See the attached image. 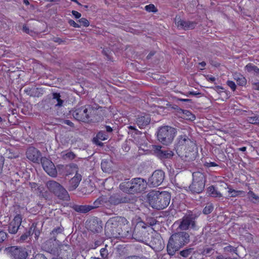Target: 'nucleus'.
Wrapping results in <instances>:
<instances>
[{"instance_id":"47","label":"nucleus","mask_w":259,"mask_h":259,"mask_svg":"<svg viewBox=\"0 0 259 259\" xmlns=\"http://www.w3.org/2000/svg\"><path fill=\"white\" fill-rule=\"evenodd\" d=\"M63 123L64 124L69 125L70 126H73V123L71 121H70L69 120H65L63 121Z\"/></svg>"},{"instance_id":"8","label":"nucleus","mask_w":259,"mask_h":259,"mask_svg":"<svg viewBox=\"0 0 259 259\" xmlns=\"http://www.w3.org/2000/svg\"><path fill=\"white\" fill-rule=\"evenodd\" d=\"M125 202L124 199L121 198L119 195H114L110 196L109 199L102 196L95 200L94 204V207H97L101 204H106L108 206L109 203L115 205Z\"/></svg>"},{"instance_id":"62","label":"nucleus","mask_w":259,"mask_h":259,"mask_svg":"<svg viewBox=\"0 0 259 259\" xmlns=\"http://www.w3.org/2000/svg\"><path fill=\"white\" fill-rule=\"evenodd\" d=\"M217 259H226V258L222 255H219V256H217Z\"/></svg>"},{"instance_id":"13","label":"nucleus","mask_w":259,"mask_h":259,"mask_svg":"<svg viewBox=\"0 0 259 259\" xmlns=\"http://www.w3.org/2000/svg\"><path fill=\"white\" fill-rule=\"evenodd\" d=\"M160 146H156L155 152L157 156L161 160H165L171 159L174 154V152L169 150H162Z\"/></svg>"},{"instance_id":"39","label":"nucleus","mask_w":259,"mask_h":259,"mask_svg":"<svg viewBox=\"0 0 259 259\" xmlns=\"http://www.w3.org/2000/svg\"><path fill=\"white\" fill-rule=\"evenodd\" d=\"M108 161L106 160H103L101 162V168L104 171H106L107 170Z\"/></svg>"},{"instance_id":"1","label":"nucleus","mask_w":259,"mask_h":259,"mask_svg":"<svg viewBox=\"0 0 259 259\" xmlns=\"http://www.w3.org/2000/svg\"><path fill=\"white\" fill-rule=\"evenodd\" d=\"M148 200L151 206L156 209H163L169 204L170 195L167 192L152 191L147 195Z\"/></svg>"},{"instance_id":"53","label":"nucleus","mask_w":259,"mask_h":259,"mask_svg":"<svg viewBox=\"0 0 259 259\" xmlns=\"http://www.w3.org/2000/svg\"><path fill=\"white\" fill-rule=\"evenodd\" d=\"M114 221V220H111L109 221V222H108V223H107V225L106 226V227L108 228L109 226L110 225V223H111L112 224H113Z\"/></svg>"},{"instance_id":"60","label":"nucleus","mask_w":259,"mask_h":259,"mask_svg":"<svg viewBox=\"0 0 259 259\" xmlns=\"http://www.w3.org/2000/svg\"><path fill=\"white\" fill-rule=\"evenodd\" d=\"M180 100L183 102H188L189 101V100L187 99H181Z\"/></svg>"},{"instance_id":"46","label":"nucleus","mask_w":259,"mask_h":259,"mask_svg":"<svg viewBox=\"0 0 259 259\" xmlns=\"http://www.w3.org/2000/svg\"><path fill=\"white\" fill-rule=\"evenodd\" d=\"M252 87L254 90H259V82L253 83L252 84Z\"/></svg>"},{"instance_id":"14","label":"nucleus","mask_w":259,"mask_h":259,"mask_svg":"<svg viewBox=\"0 0 259 259\" xmlns=\"http://www.w3.org/2000/svg\"><path fill=\"white\" fill-rule=\"evenodd\" d=\"M22 217L20 214H18L15 217L14 219L10 223L9 226V233L15 234L17 233L19 228L22 223Z\"/></svg>"},{"instance_id":"26","label":"nucleus","mask_w":259,"mask_h":259,"mask_svg":"<svg viewBox=\"0 0 259 259\" xmlns=\"http://www.w3.org/2000/svg\"><path fill=\"white\" fill-rule=\"evenodd\" d=\"M245 70L247 72L253 74L254 75L259 74V68L251 63H249L245 67Z\"/></svg>"},{"instance_id":"20","label":"nucleus","mask_w":259,"mask_h":259,"mask_svg":"<svg viewBox=\"0 0 259 259\" xmlns=\"http://www.w3.org/2000/svg\"><path fill=\"white\" fill-rule=\"evenodd\" d=\"M190 227L192 228H195V222L191 218H184L179 225V228L182 230H186Z\"/></svg>"},{"instance_id":"5","label":"nucleus","mask_w":259,"mask_h":259,"mask_svg":"<svg viewBox=\"0 0 259 259\" xmlns=\"http://www.w3.org/2000/svg\"><path fill=\"white\" fill-rule=\"evenodd\" d=\"M94 111L91 106L85 105L76 109L73 112V116L77 120L86 122L89 121Z\"/></svg>"},{"instance_id":"30","label":"nucleus","mask_w":259,"mask_h":259,"mask_svg":"<svg viewBox=\"0 0 259 259\" xmlns=\"http://www.w3.org/2000/svg\"><path fill=\"white\" fill-rule=\"evenodd\" d=\"M228 193L230 194V197H236L237 196H244L245 193L242 191H236L235 190H233L231 189H229L228 190Z\"/></svg>"},{"instance_id":"34","label":"nucleus","mask_w":259,"mask_h":259,"mask_svg":"<svg viewBox=\"0 0 259 259\" xmlns=\"http://www.w3.org/2000/svg\"><path fill=\"white\" fill-rule=\"evenodd\" d=\"M145 9L149 12H156L157 9L155 8V6L153 4H150L147 5L145 7Z\"/></svg>"},{"instance_id":"42","label":"nucleus","mask_w":259,"mask_h":259,"mask_svg":"<svg viewBox=\"0 0 259 259\" xmlns=\"http://www.w3.org/2000/svg\"><path fill=\"white\" fill-rule=\"evenodd\" d=\"M72 14L76 18H77V19L79 18L81 16V15L80 13H79L76 11H72Z\"/></svg>"},{"instance_id":"31","label":"nucleus","mask_w":259,"mask_h":259,"mask_svg":"<svg viewBox=\"0 0 259 259\" xmlns=\"http://www.w3.org/2000/svg\"><path fill=\"white\" fill-rule=\"evenodd\" d=\"M96 138L101 141H104L107 139L108 136L104 132H100L97 135Z\"/></svg>"},{"instance_id":"45","label":"nucleus","mask_w":259,"mask_h":259,"mask_svg":"<svg viewBox=\"0 0 259 259\" xmlns=\"http://www.w3.org/2000/svg\"><path fill=\"white\" fill-rule=\"evenodd\" d=\"M62 231V229L61 228H57L54 229L52 231V233L53 234H55V233H61Z\"/></svg>"},{"instance_id":"54","label":"nucleus","mask_w":259,"mask_h":259,"mask_svg":"<svg viewBox=\"0 0 259 259\" xmlns=\"http://www.w3.org/2000/svg\"><path fill=\"white\" fill-rule=\"evenodd\" d=\"M246 150V147H243L238 148L239 151H242V152L245 151Z\"/></svg>"},{"instance_id":"43","label":"nucleus","mask_w":259,"mask_h":259,"mask_svg":"<svg viewBox=\"0 0 259 259\" xmlns=\"http://www.w3.org/2000/svg\"><path fill=\"white\" fill-rule=\"evenodd\" d=\"M30 232H27L26 233H25L24 234L22 235L21 237H20V239L21 240H25V239H27V237L30 235Z\"/></svg>"},{"instance_id":"6","label":"nucleus","mask_w":259,"mask_h":259,"mask_svg":"<svg viewBox=\"0 0 259 259\" xmlns=\"http://www.w3.org/2000/svg\"><path fill=\"white\" fill-rule=\"evenodd\" d=\"M48 188L52 191L60 199L67 200L69 195L67 191L58 183L54 181H49L47 183Z\"/></svg>"},{"instance_id":"2","label":"nucleus","mask_w":259,"mask_h":259,"mask_svg":"<svg viewBox=\"0 0 259 259\" xmlns=\"http://www.w3.org/2000/svg\"><path fill=\"white\" fill-rule=\"evenodd\" d=\"M189 235L186 232H180L172 234L170 237L167 250L170 255H173L182 247L189 242Z\"/></svg>"},{"instance_id":"38","label":"nucleus","mask_w":259,"mask_h":259,"mask_svg":"<svg viewBox=\"0 0 259 259\" xmlns=\"http://www.w3.org/2000/svg\"><path fill=\"white\" fill-rule=\"evenodd\" d=\"M7 238V234L4 231H0V242L4 241Z\"/></svg>"},{"instance_id":"16","label":"nucleus","mask_w":259,"mask_h":259,"mask_svg":"<svg viewBox=\"0 0 259 259\" xmlns=\"http://www.w3.org/2000/svg\"><path fill=\"white\" fill-rule=\"evenodd\" d=\"M175 23L179 28L185 30L194 28L195 26L194 23L182 20L180 16H176Z\"/></svg>"},{"instance_id":"23","label":"nucleus","mask_w":259,"mask_h":259,"mask_svg":"<svg viewBox=\"0 0 259 259\" xmlns=\"http://www.w3.org/2000/svg\"><path fill=\"white\" fill-rule=\"evenodd\" d=\"M233 78L235 80L238 85L244 86L246 84V79L242 75L235 73L233 74Z\"/></svg>"},{"instance_id":"52","label":"nucleus","mask_w":259,"mask_h":259,"mask_svg":"<svg viewBox=\"0 0 259 259\" xmlns=\"http://www.w3.org/2000/svg\"><path fill=\"white\" fill-rule=\"evenodd\" d=\"M54 41L61 44V42H62V40L59 38H56L54 39Z\"/></svg>"},{"instance_id":"48","label":"nucleus","mask_w":259,"mask_h":259,"mask_svg":"<svg viewBox=\"0 0 259 259\" xmlns=\"http://www.w3.org/2000/svg\"><path fill=\"white\" fill-rule=\"evenodd\" d=\"M206 79L208 81L213 82L215 80V78L212 76H207Z\"/></svg>"},{"instance_id":"12","label":"nucleus","mask_w":259,"mask_h":259,"mask_svg":"<svg viewBox=\"0 0 259 259\" xmlns=\"http://www.w3.org/2000/svg\"><path fill=\"white\" fill-rule=\"evenodd\" d=\"M132 193L141 192L144 191L147 185L146 181L140 178L132 179Z\"/></svg>"},{"instance_id":"28","label":"nucleus","mask_w":259,"mask_h":259,"mask_svg":"<svg viewBox=\"0 0 259 259\" xmlns=\"http://www.w3.org/2000/svg\"><path fill=\"white\" fill-rule=\"evenodd\" d=\"M60 95L59 93H55L53 94V100L54 101V103L56 104V106L61 107L63 105L64 101L60 99Z\"/></svg>"},{"instance_id":"36","label":"nucleus","mask_w":259,"mask_h":259,"mask_svg":"<svg viewBox=\"0 0 259 259\" xmlns=\"http://www.w3.org/2000/svg\"><path fill=\"white\" fill-rule=\"evenodd\" d=\"M78 21L81 24V25L85 27H88L90 25L89 21L87 19L84 18H81L78 20Z\"/></svg>"},{"instance_id":"4","label":"nucleus","mask_w":259,"mask_h":259,"mask_svg":"<svg viewBox=\"0 0 259 259\" xmlns=\"http://www.w3.org/2000/svg\"><path fill=\"white\" fill-rule=\"evenodd\" d=\"M205 178L203 174L197 171L193 173V181L189 186L192 193H200L204 190Z\"/></svg>"},{"instance_id":"50","label":"nucleus","mask_w":259,"mask_h":259,"mask_svg":"<svg viewBox=\"0 0 259 259\" xmlns=\"http://www.w3.org/2000/svg\"><path fill=\"white\" fill-rule=\"evenodd\" d=\"M128 128L130 130H133V131H135L136 133H138V132L140 133V132H139V131H138L136 128V127H135V126H134L130 125V126H128Z\"/></svg>"},{"instance_id":"58","label":"nucleus","mask_w":259,"mask_h":259,"mask_svg":"<svg viewBox=\"0 0 259 259\" xmlns=\"http://www.w3.org/2000/svg\"><path fill=\"white\" fill-rule=\"evenodd\" d=\"M199 93H196V92H190L189 93V94L190 95H198L199 94Z\"/></svg>"},{"instance_id":"59","label":"nucleus","mask_w":259,"mask_h":259,"mask_svg":"<svg viewBox=\"0 0 259 259\" xmlns=\"http://www.w3.org/2000/svg\"><path fill=\"white\" fill-rule=\"evenodd\" d=\"M23 31H24L25 32H27V30H28V29L27 28V27L26 26H23Z\"/></svg>"},{"instance_id":"56","label":"nucleus","mask_w":259,"mask_h":259,"mask_svg":"<svg viewBox=\"0 0 259 259\" xmlns=\"http://www.w3.org/2000/svg\"><path fill=\"white\" fill-rule=\"evenodd\" d=\"M200 65H201L202 67H204L206 65V63L205 62H202L201 63H199V64Z\"/></svg>"},{"instance_id":"51","label":"nucleus","mask_w":259,"mask_h":259,"mask_svg":"<svg viewBox=\"0 0 259 259\" xmlns=\"http://www.w3.org/2000/svg\"><path fill=\"white\" fill-rule=\"evenodd\" d=\"M215 89L217 92L219 93H221L222 92V90H223V88L221 86H217L215 87Z\"/></svg>"},{"instance_id":"61","label":"nucleus","mask_w":259,"mask_h":259,"mask_svg":"<svg viewBox=\"0 0 259 259\" xmlns=\"http://www.w3.org/2000/svg\"><path fill=\"white\" fill-rule=\"evenodd\" d=\"M23 2L26 5H28L29 4V3L28 0H24Z\"/></svg>"},{"instance_id":"11","label":"nucleus","mask_w":259,"mask_h":259,"mask_svg":"<svg viewBox=\"0 0 259 259\" xmlns=\"http://www.w3.org/2000/svg\"><path fill=\"white\" fill-rule=\"evenodd\" d=\"M41 162L44 170L50 176L55 177L57 175V171L53 162L46 157L41 159Z\"/></svg>"},{"instance_id":"7","label":"nucleus","mask_w":259,"mask_h":259,"mask_svg":"<svg viewBox=\"0 0 259 259\" xmlns=\"http://www.w3.org/2000/svg\"><path fill=\"white\" fill-rule=\"evenodd\" d=\"M146 226V224L143 222H139L137 223L134 231L127 230V234H125V236L128 238L133 236L135 239L143 242V235L146 233L145 231Z\"/></svg>"},{"instance_id":"18","label":"nucleus","mask_w":259,"mask_h":259,"mask_svg":"<svg viewBox=\"0 0 259 259\" xmlns=\"http://www.w3.org/2000/svg\"><path fill=\"white\" fill-rule=\"evenodd\" d=\"M151 120L148 114H142L136 119V123L140 128H143L149 124Z\"/></svg>"},{"instance_id":"49","label":"nucleus","mask_w":259,"mask_h":259,"mask_svg":"<svg viewBox=\"0 0 259 259\" xmlns=\"http://www.w3.org/2000/svg\"><path fill=\"white\" fill-rule=\"evenodd\" d=\"M112 235L113 237H123V234H120V232L118 233V236L114 232H112Z\"/></svg>"},{"instance_id":"24","label":"nucleus","mask_w":259,"mask_h":259,"mask_svg":"<svg viewBox=\"0 0 259 259\" xmlns=\"http://www.w3.org/2000/svg\"><path fill=\"white\" fill-rule=\"evenodd\" d=\"M207 193L213 197H221L222 194L218 191L213 186H209L207 190Z\"/></svg>"},{"instance_id":"44","label":"nucleus","mask_w":259,"mask_h":259,"mask_svg":"<svg viewBox=\"0 0 259 259\" xmlns=\"http://www.w3.org/2000/svg\"><path fill=\"white\" fill-rule=\"evenodd\" d=\"M100 254L102 257H105L106 255V249L104 248L101 249Z\"/></svg>"},{"instance_id":"35","label":"nucleus","mask_w":259,"mask_h":259,"mask_svg":"<svg viewBox=\"0 0 259 259\" xmlns=\"http://www.w3.org/2000/svg\"><path fill=\"white\" fill-rule=\"evenodd\" d=\"M192 251V248H188L180 251V253L182 256L187 257L191 254Z\"/></svg>"},{"instance_id":"29","label":"nucleus","mask_w":259,"mask_h":259,"mask_svg":"<svg viewBox=\"0 0 259 259\" xmlns=\"http://www.w3.org/2000/svg\"><path fill=\"white\" fill-rule=\"evenodd\" d=\"M248 199L254 203H259V197L252 191H249L247 193Z\"/></svg>"},{"instance_id":"27","label":"nucleus","mask_w":259,"mask_h":259,"mask_svg":"<svg viewBox=\"0 0 259 259\" xmlns=\"http://www.w3.org/2000/svg\"><path fill=\"white\" fill-rule=\"evenodd\" d=\"M60 156L66 160H71L75 157V155L71 151H63L61 153Z\"/></svg>"},{"instance_id":"33","label":"nucleus","mask_w":259,"mask_h":259,"mask_svg":"<svg viewBox=\"0 0 259 259\" xmlns=\"http://www.w3.org/2000/svg\"><path fill=\"white\" fill-rule=\"evenodd\" d=\"M213 207L212 204H208L203 209V212L204 214H207L210 213L213 210Z\"/></svg>"},{"instance_id":"41","label":"nucleus","mask_w":259,"mask_h":259,"mask_svg":"<svg viewBox=\"0 0 259 259\" xmlns=\"http://www.w3.org/2000/svg\"><path fill=\"white\" fill-rule=\"evenodd\" d=\"M68 23L70 24V25L75 27V28H79L80 26L77 24L74 20H69L68 21Z\"/></svg>"},{"instance_id":"21","label":"nucleus","mask_w":259,"mask_h":259,"mask_svg":"<svg viewBox=\"0 0 259 259\" xmlns=\"http://www.w3.org/2000/svg\"><path fill=\"white\" fill-rule=\"evenodd\" d=\"M133 182L132 180L130 181H124L120 184L119 188L122 191L127 193H132L133 188Z\"/></svg>"},{"instance_id":"57","label":"nucleus","mask_w":259,"mask_h":259,"mask_svg":"<svg viewBox=\"0 0 259 259\" xmlns=\"http://www.w3.org/2000/svg\"><path fill=\"white\" fill-rule=\"evenodd\" d=\"M154 55V53H150L148 56L147 58L150 59L153 55Z\"/></svg>"},{"instance_id":"19","label":"nucleus","mask_w":259,"mask_h":259,"mask_svg":"<svg viewBox=\"0 0 259 259\" xmlns=\"http://www.w3.org/2000/svg\"><path fill=\"white\" fill-rule=\"evenodd\" d=\"M81 180V176L76 173L75 175L69 181L68 189L69 191L75 190L78 186Z\"/></svg>"},{"instance_id":"15","label":"nucleus","mask_w":259,"mask_h":259,"mask_svg":"<svg viewBox=\"0 0 259 259\" xmlns=\"http://www.w3.org/2000/svg\"><path fill=\"white\" fill-rule=\"evenodd\" d=\"M27 158L34 162H38L40 158V152L34 147H30L26 152Z\"/></svg>"},{"instance_id":"32","label":"nucleus","mask_w":259,"mask_h":259,"mask_svg":"<svg viewBox=\"0 0 259 259\" xmlns=\"http://www.w3.org/2000/svg\"><path fill=\"white\" fill-rule=\"evenodd\" d=\"M247 121L251 124H259V116H255L254 117H249L247 118Z\"/></svg>"},{"instance_id":"37","label":"nucleus","mask_w":259,"mask_h":259,"mask_svg":"<svg viewBox=\"0 0 259 259\" xmlns=\"http://www.w3.org/2000/svg\"><path fill=\"white\" fill-rule=\"evenodd\" d=\"M227 84L231 88V89L234 91L236 89V85L235 82L232 80H228L227 82Z\"/></svg>"},{"instance_id":"10","label":"nucleus","mask_w":259,"mask_h":259,"mask_svg":"<svg viewBox=\"0 0 259 259\" xmlns=\"http://www.w3.org/2000/svg\"><path fill=\"white\" fill-rule=\"evenodd\" d=\"M7 249L12 259H26L28 256L25 249L21 247L11 246Z\"/></svg>"},{"instance_id":"40","label":"nucleus","mask_w":259,"mask_h":259,"mask_svg":"<svg viewBox=\"0 0 259 259\" xmlns=\"http://www.w3.org/2000/svg\"><path fill=\"white\" fill-rule=\"evenodd\" d=\"M204 165L205 166V167H213V166H218V165L215 163V162H211V161H209V162H205L204 164Z\"/></svg>"},{"instance_id":"64","label":"nucleus","mask_w":259,"mask_h":259,"mask_svg":"<svg viewBox=\"0 0 259 259\" xmlns=\"http://www.w3.org/2000/svg\"><path fill=\"white\" fill-rule=\"evenodd\" d=\"M127 259H141L138 257H128Z\"/></svg>"},{"instance_id":"9","label":"nucleus","mask_w":259,"mask_h":259,"mask_svg":"<svg viewBox=\"0 0 259 259\" xmlns=\"http://www.w3.org/2000/svg\"><path fill=\"white\" fill-rule=\"evenodd\" d=\"M164 178V173L161 170H155L149 178L147 183L150 187H157L161 185Z\"/></svg>"},{"instance_id":"55","label":"nucleus","mask_w":259,"mask_h":259,"mask_svg":"<svg viewBox=\"0 0 259 259\" xmlns=\"http://www.w3.org/2000/svg\"><path fill=\"white\" fill-rule=\"evenodd\" d=\"M106 128L107 132H111L112 131V128L111 127H110L109 126H106Z\"/></svg>"},{"instance_id":"3","label":"nucleus","mask_w":259,"mask_h":259,"mask_svg":"<svg viewBox=\"0 0 259 259\" xmlns=\"http://www.w3.org/2000/svg\"><path fill=\"white\" fill-rule=\"evenodd\" d=\"M176 134V128L169 126H163L159 128L157 136L159 142L167 145L172 142Z\"/></svg>"},{"instance_id":"63","label":"nucleus","mask_w":259,"mask_h":259,"mask_svg":"<svg viewBox=\"0 0 259 259\" xmlns=\"http://www.w3.org/2000/svg\"><path fill=\"white\" fill-rule=\"evenodd\" d=\"M31 187L34 188L37 186V185L35 183L31 184Z\"/></svg>"},{"instance_id":"25","label":"nucleus","mask_w":259,"mask_h":259,"mask_svg":"<svg viewBox=\"0 0 259 259\" xmlns=\"http://www.w3.org/2000/svg\"><path fill=\"white\" fill-rule=\"evenodd\" d=\"M189 144H193V143L186 136L181 135L178 138V144L181 146H186Z\"/></svg>"},{"instance_id":"22","label":"nucleus","mask_w":259,"mask_h":259,"mask_svg":"<svg viewBox=\"0 0 259 259\" xmlns=\"http://www.w3.org/2000/svg\"><path fill=\"white\" fill-rule=\"evenodd\" d=\"M94 208L93 206L91 205H74L73 206V208L77 212L81 213H86L92 209Z\"/></svg>"},{"instance_id":"17","label":"nucleus","mask_w":259,"mask_h":259,"mask_svg":"<svg viewBox=\"0 0 259 259\" xmlns=\"http://www.w3.org/2000/svg\"><path fill=\"white\" fill-rule=\"evenodd\" d=\"M177 115L180 118L186 120H194L195 116L190 111L178 108L176 110Z\"/></svg>"}]
</instances>
